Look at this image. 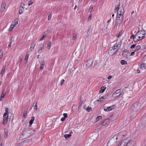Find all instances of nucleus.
I'll use <instances>...</instances> for the list:
<instances>
[{
	"label": "nucleus",
	"mask_w": 146,
	"mask_h": 146,
	"mask_svg": "<svg viewBox=\"0 0 146 146\" xmlns=\"http://www.w3.org/2000/svg\"><path fill=\"white\" fill-rule=\"evenodd\" d=\"M120 6V3L119 2L115 6V10L117 12L116 21H117V23H118L119 25L123 21V15L124 13L123 8L122 7H119Z\"/></svg>",
	"instance_id": "1"
},
{
	"label": "nucleus",
	"mask_w": 146,
	"mask_h": 146,
	"mask_svg": "<svg viewBox=\"0 0 146 146\" xmlns=\"http://www.w3.org/2000/svg\"><path fill=\"white\" fill-rule=\"evenodd\" d=\"M145 35V31L143 30L141 31H138L135 36L133 35H132L131 37L134 41L137 42L143 39Z\"/></svg>",
	"instance_id": "2"
},
{
	"label": "nucleus",
	"mask_w": 146,
	"mask_h": 146,
	"mask_svg": "<svg viewBox=\"0 0 146 146\" xmlns=\"http://www.w3.org/2000/svg\"><path fill=\"white\" fill-rule=\"evenodd\" d=\"M121 145V146H136V143L134 141H129L127 138H126L122 140Z\"/></svg>",
	"instance_id": "3"
},
{
	"label": "nucleus",
	"mask_w": 146,
	"mask_h": 146,
	"mask_svg": "<svg viewBox=\"0 0 146 146\" xmlns=\"http://www.w3.org/2000/svg\"><path fill=\"white\" fill-rule=\"evenodd\" d=\"M119 44L115 43L112 46L109 48L108 51V53L110 55H112L116 53L118 51L119 47Z\"/></svg>",
	"instance_id": "4"
},
{
	"label": "nucleus",
	"mask_w": 146,
	"mask_h": 146,
	"mask_svg": "<svg viewBox=\"0 0 146 146\" xmlns=\"http://www.w3.org/2000/svg\"><path fill=\"white\" fill-rule=\"evenodd\" d=\"M9 108H5V112L3 115V125H5L8 121V117Z\"/></svg>",
	"instance_id": "5"
},
{
	"label": "nucleus",
	"mask_w": 146,
	"mask_h": 146,
	"mask_svg": "<svg viewBox=\"0 0 146 146\" xmlns=\"http://www.w3.org/2000/svg\"><path fill=\"white\" fill-rule=\"evenodd\" d=\"M34 131L32 129H29L26 132L23 133L20 136V137L25 139L30 136L34 133Z\"/></svg>",
	"instance_id": "6"
},
{
	"label": "nucleus",
	"mask_w": 146,
	"mask_h": 146,
	"mask_svg": "<svg viewBox=\"0 0 146 146\" xmlns=\"http://www.w3.org/2000/svg\"><path fill=\"white\" fill-rule=\"evenodd\" d=\"M145 102H141L142 104L140 102H137L134 103L131 106L132 109L134 111H138L141 105Z\"/></svg>",
	"instance_id": "7"
},
{
	"label": "nucleus",
	"mask_w": 146,
	"mask_h": 146,
	"mask_svg": "<svg viewBox=\"0 0 146 146\" xmlns=\"http://www.w3.org/2000/svg\"><path fill=\"white\" fill-rule=\"evenodd\" d=\"M127 134V132L125 131H121L113 136V139L117 140L118 138H123L125 137Z\"/></svg>",
	"instance_id": "8"
},
{
	"label": "nucleus",
	"mask_w": 146,
	"mask_h": 146,
	"mask_svg": "<svg viewBox=\"0 0 146 146\" xmlns=\"http://www.w3.org/2000/svg\"><path fill=\"white\" fill-rule=\"evenodd\" d=\"M108 103L104 104L103 107L104 110L106 111H110L114 109L116 107L115 105H113L111 106L108 105Z\"/></svg>",
	"instance_id": "9"
},
{
	"label": "nucleus",
	"mask_w": 146,
	"mask_h": 146,
	"mask_svg": "<svg viewBox=\"0 0 146 146\" xmlns=\"http://www.w3.org/2000/svg\"><path fill=\"white\" fill-rule=\"evenodd\" d=\"M19 20L17 19L16 20L13 21L11 24L10 25L9 28L8 30L9 31H11L15 26L17 25L18 23Z\"/></svg>",
	"instance_id": "10"
},
{
	"label": "nucleus",
	"mask_w": 146,
	"mask_h": 146,
	"mask_svg": "<svg viewBox=\"0 0 146 146\" xmlns=\"http://www.w3.org/2000/svg\"><path fill=\"white\" fill-rule=\"evenodd\" d=\"M113 139V137L108 142L107 146H116V142H113L114 139Z\"/></svg>",
	"instance_id": "11"
},
{
	"label": "nucleus",
	"mask_w": 146,
	"mask_h": 146,
	"mask_svg": "<svg viewBox=\"0 0 146 146\" xmlns=\"http://www.w3.org/2000/svg\"><path fill=\"white\" fill-rule=\"evenodd\" d=\"M121 89H119L116 90L112 95L113 98H117L121 95Z\"/></svg>",
	"instance_id": "12"
},
{
	"label": "nucleus",
	"mask_w": 146,
	"mask_h": 146,
	"mask_svg": "<svg viewBox=\"0 0 146 146\" xmlns=\"http://www.w3.org/2000/svg\"><path fill=\"white\" fill-rule=\"evenodd\" d=\"M110 121V119H105L101 123V125L102 126H104L108 123Z\"/></svg>",
	"instance_id": "13"
},
{
	"label": "nucleus",
	"mask_w": 146,
	"mask_h": 146,
	"mask_svg": "<svg viewBox=\"0 0 146 146\" xmlns=\"http://www.w3.org/2000/svg\"><path fill=\"white\" fill-rule=\"evenodd\" d=\"M93 62V61L91 60H89L87 61L86 63V66L88 67H90L92 64Z\"/></svg>",
	"instance_id": "14"
},
{
	"label": "nucleus",
	"mask_w": 146,
	"mask_h": 146,
	"mask_svg": "<svg viewBox=\"0 0 146 146\" xmlns=\"http://www.w3.org/2000/svg\"><path fill=\"white\" fill-rule=\"evenodd\" d=\"M128 53L127 50L123 51L122 52V55L123 57L126 58H128Z\"/></svg>",
	"instance_id": "15"
},
{
	"label": "nucleus",
	"mask_w": 146,
	"mask_h": 146,
	"mask_svg": "<svg viewBox=\"0 0 146 146\" xmlns=\"http://www.w3.org/2000/svg\"><path fill=\"white\" fill-rule=\"evenodd\" d=\"M6 94V92L5 90H3L2 92L0 97V100L1 101H2L4 98Z\"/></svg>",
	"instance_id": "16"
},
{
	"label": "nucleus",
	"mask_w": 146,
	"mask_h": 146,
	"mask_svg": "<svg viewBox=\"0 0 146 146\" xmlns=\"http://www.w3.org/2000/svg\"><path fill=\"white\" fill-rule=\"evenodd\" d=\"M107 97V95L105 96H102L101 98H100L98 100H97L98 102H101L104 100Z\"/></svg>",
	"instance_id": "17"
},
{
	"label": "nucleus",
	"mask_w": 146,
	"mask_h": 146,
	"mask_svg": "<svg viewBox=\"0 0 146 146\" xmlns=\"http://www.w3.org/2000/svg\"><path fill=\"white\" fill-rule=\"evenodd\" d=\"M28 111L27 110H26L24 111L22 117L24 119H25L26 118L27 116V114Z\"/></svg>",
	"instance_id": "18"
},
{
	"label": "nucleus",
	"mask_w": 146,
	"mask_h": 146,
	"mask_svg": "<svg viewBox=\"0 0 146 146\" xmlns=\"http://www.w3.org/2000/svg\"><path fill=\"white\" fill-rule=\"evenodd\" d=\"M45 64V61L44 60H43L40 63V69L42 70Z\"/></svg>",
	"instance_id": "19"
},
{
	"label": "nucleus",
	"mask_w": 146,
	"mask_h": 146,
	"mask_svg": "<svg viewBox=\"0 0 146 146\" xmlns=\"http://www.w3.org/2000/svg\"><path fill=\"white\" fill-rule=\"evenodd\" d=\"M44 49V46L43 44H42L39 47V49L38 50V52L39 53H41L42 52V50L43 49Z\"/></svg>",
	"instance_id": "20"
},
{
	"label": "nucleus",
	"mask_w": 146,
	"mask_h": 146,
	"mask_svg": "<svg viewBox=\"0 0 146 146\" xmlns=\"http://www.w3.org/2000/svg\"><path fill=\"white\" fill-rule=\"evenodd\" d=\"M139 66H140V68L143 69V68L146 69V64H145L140 63L139 64Z\"/></svg>",
	"instance_id": "21"
},
{
	"label": "nucleus",
	"mask_w": 146,
	"mask_h": 146,
	"mask_svg": "<svg viewBox=\"0 0 146 146\" xmlns=\"http://www.w3.org/2000/svg\"><path fill=\"white\" fill-rule=\"evenodd\" d=\"M35 119V117L34 116H32L31 117V119H30L29 121V126H31L32 125V124L33 123Z\"/></svg>",
	"instance_id": "22"
},
{
	"label": "nucleus",
	"mask_w": 146,
	"mask_h": 146,
	"mask_svg": "<svg viewBox=\"0 0 146 146\" xmlns=\"http://www.w3.org/2000/svg\"><path fill=\"white\" fill-rule=\"evenodd\" d=\"M5 68L6 66H4L2 68L1 73H0V75L1 76H2L3 75Z\"/></svg>",
	"instance_id": "23"
},
{
	"label": "nucleus",
	"mask_w": 146,
	"mask_h": 146,
	"mask_svg": "<svg viewBox=\"0 0 146 146\" xmlns=\"http://www.w3.org/2000/svg\"><path fill=\"white\" fill-rule=\"evenodd\" d=\"M8 130L7 129H4V137L5 138H7L8 136Z\"/></svg>",
	"instance_id": "24"
},
{
	"label": "nucleus",
	"mask_w": 146,
	"mask_h": 146,
	"mask_svg": "<svg viewBox=\"0 0 146 146\" xmlns=\"http://www.w3.org/2000/svg\"><path fill=\"white\" fill-rule=\"evenodd\" d=\"M51 43L52 42L51 41H49L48 42L47 48L49 50L50 49L52 46Z\"/></svg>",
	"instance_id": "25"
},
{
	"label": "nucleus",
	"mask_w": 146,
	"mask_h": 146,
	"mask_svg": "<svg viewBox=\"0 0 146 146\" xmlns=\"http://www.w3.org/2000/svg\"><path fill=\"white\" fill-rule=\"evenodd\" d=\"M35 45V44L34 43H33L31 44L30 48V50L31 51H32L34 49Z\"/></svg>",
	"instance_id": "26"
},
{
	"label": "nucleus",
	"mask_w": 146,
	"mask_h": 146,
	"mask_svg": "<svg viewBox=\"0 0 146 146\" xmlns=\"http://www.w3.org/2000/svg\"><path fill=\"white\" fill-rule=\"evenodd\" d=\"M106 89V88L104 86L102 87L99 91V93H101L103 92Z\"/></svg>",
	"instance_id": "27"
},
{
	"label": "nucleus",
	"mask_w": 146,
	"mask_h": 146,
	"mask_svg": "<svg viewBox=\"0 0 146 146\" xmlns=\"http://www.w3.org/2000/svg\"><path fill=\"white\" fill-rule=\"evenodd\" d=\"M24 9L25 8H24L20 7L19 12V13L20 15L23 12Z\"/></svg>",
	"instance_id": "28"
},
{
	"label": "nucleus",
	"mask_w": 146,
	"mask_h": 146,
	"mask_svg": "<svg viewBox=\"0 0 146 146\" xmlns=\"http://www.w3.org/2000/svg\"><path fill=\"white\" fill-rule=\"evenodd\" d=\"M6 4L5 3H3L1 5V8L3 11H4L5 9Z\"/></svg>",
	"instance_id": "29"
},
{
	"label": "nucleus",
	"mask_w": 146,
	"mask_h": 146,
	"mask_svg": "<svg viewBox=\"0 0 146 146\" xmlns=\"http://www.w3.org/2000/svg\"><path fill=\"white\" fill-rule=\"evenodd\" d=\"M35 105V106H34L33 108L34 110H36V111L37 110V102H35L33 104V105Z\"/></svg>",
	"instance_id": "30"
},
{
	"label": "nucleus",
	"mask_w": 146,
	"mask_h": 146,
	"mask_svg": "<svg viewBox=\"0 0 146 146\" xmlns=\"http://www.w3.org/2000/svg\"><path fill=\"white\" fill-rule=\"evenodd\" d=\"M120 63L122 65L127 64V62L126 61L123 60H121V61L120 62Z\"/></svg>",
	"instance_id": "31"
},
{
	"label": "nucleus",
	"mask_w": 146,
	"mask_h": 146,
	"mask_svg": "<svg viewBox=\"0 0 146 146\" xmlns=\"http://www.w3.org/2000/svg\"><path fill=\"white\" fill-rule=\"evenodd\" d=\"M71 136V135L69 134H65L64 137L66 139H68Z\"/></svg>",
	"instance_id": "32"
},
{
	"label": "nucleus",
	"mask_w": 146,
	"mask_h": 146,
	"mask_svg": "<svg viewBox=\"0 0 146 146\" xmlns=\"http://www.w3.org/2000/svg\"><path fill=\"white\" fill-rule=\"evenodd\" d=\"M46 35V34L44 33L42 35V36L41 38H40V41L44 39V38L45 37Z\"/></svg>",
	"instance_id": "33"
},
{
	"label": "nucleus",
	"mask_w": 146,
	"mask_h": 146,
	"mask_svg": "<svg viewBox=\"0 0 146 146\" xmlns=\"http://www.w3.org/2000/svg\"><path fill=\"white\" fill-rule=\"evenodd\" d=\"M29 57V54L28 53H27L26 54V56L25 57V60L27 62Z\"/></svg>",
	"instance_id": "34"
},
{
	"label": "nucleus",
	"mask_w": 146,
	"mask_h": 146,
	"mask_svg": "<svg viewBox=\"0 0 146 146\" xmlns=\"http://www.w3.org/2000/svg\"><path fill=\"white\" fill-rule=\"evenodd\" d=\"M141 48V47L139 45H137L136 46V49L134 50V51H137L138 50H139Z\"/></svg>",
	"instance_id": "35"
},
{
	"label": "nucleus",
	"mask_w": 146,
	"mask_h": 146,
	"mask_svg": "<svg viewBox=\"0 0 146 146\" xmlns=\"http://www.w3.org/2000/svg\"><path fill=\"white\" fill-rule=\"evenodd\" d=\"M28 5L29 6L32 5L33 3V1L32 0H29L28 2Z\"/></svg>",
	"instance_id": "36"
},
{
	"label": "nucleus",
	"mask_w": 146,
	"mask_h": 146,
	"mask_svg": "<svg viewBox=\"0 0 146 146\" xmlns=\"http://www.w3.org/2000/svg\"><path fill=\"white\" fill-rule=\"evenodd\" d=\"M86 110L88 112H89L92 110V108L90 106H88Z\"/></svg>",
	"instance_id": "37"
},
{
	"label": "nucleus",
	"mask_w": 146,
	"mask_h": 146,
	"mask_svg": "<svg viewBox=\"0 0 146 146\" xmlns=\"http://www.w3.org/2000/svg\"><path fill=\"white\" fill-rule=\"evenodd\" d=\"M52 14L51 13H49L48 14V20H49L51 19V18Z\"/></svg>",
	"instance_id": "38"
},
{
	"label": "nucleus",
	"mask_w": 146,
	"mask_h": 146,
	"mask_svg": "<svg viewBox=\"0 0 146 146\" xmlns=\"http://www.w3.org/2000/svg\"><path fill=\"white\" fill-rule=\"evenodd\" d=\"M77 36V34L76 33H74L73 35V38L74 40L76 39V38Z\"/></svg>",
	"instance_id": "39"
},
{
	"label": "nucleus",
	"mask_w": 146,
	"mask_h": 146,
	"mask_svg": "<svg viewBox=\"0 0 146 146\" xmlns=\"http://www.w3.org/2000/svg\"><path fill=\"white\" fill-rule=\"evenodd\" d=\"M93 6L92 5H91L90 6V8L88 10V12L90 13L92 12V10L93 9Z\"/></svg>",
	"instance_id": "40"
},
{
	"label": "nucleus",
	"mask_w": 146,
	"mask_h": 146,
	"mask_svg": "<svg viewBox=\"0 0 146 146\" xmlns=\"http://www.w3.org/2000/svg\"><path fill=\"white\" fill-rule=\"evenodd\" d=\"M92 14H90L89 15V17H88V21H90L92 19Z\"/></svg>",
	"instance_id": "41"
},
{
	"label": "nucleus",
	"mask_w": 146,
	"mask_h": 146,
	"mask_svg": "<svg viewBox=\"0 0 146 146\" xmlns=\"http://www.w3.org/2000/svg\"><path fill=\"white\" fill-rule=\"evenodd\" d=\"M3 51L0 50V60L1 59L3 56Z\"/></svg>",
	"instance_id": "42"
},
{
	"label": "nucleus",
	"mask_w": 146,
	"mask_h": 146,
	"mask_svg": "<svg viewBox=\"0 0 146 146\" xmlns=\"http://www.w3.org/2000/svg\"><path fill=\"white\" fill-rule=\"evenodd\" d=\"M117 22H116V23L114 26V28H116L117 27L118 25H120V24L119 25V24L118 23H117V21H116Z\"/></svg>",
	"instance_id": "43"
},
{
	"label": "nucleus",
	"mask_w": 146,
	"mask_h": 146,
	"mask_svg": "<svg viewBox=\"0 0 146 146\" xmlns=\"http://www.w3.org/2000/svg\"><path fill=\"white\" fill-rule=\"evenodd\" d=\"M64 82V79L60 81V84L61 86L62 85Z\"/></svg>",
	"instance_id": "44"
},
{
	"label": "nucleus",
	"mask_w": 146,
	"mask_h": 146,
	"mask_svg": "<svg viewBox=\"0 0 146 146\" xmlns=\"http://www.w3.org/2000/svg\"><path fill=\"white\" fill-rule=\"evenodd\" d=\"M102 118V117L101 116H98L96 118V120L98 121L99 120L101 119Z\"/></svg>",
	"instance_id": "45"
},
{
	"label": "nucleus",
	"mask_w": 146,
	"mask_h": 146,
	"mask_svg": "<svg viewBox=\"0 0 146 146\" xmlns=\"http://www.w3.org/2000/svg\"><path fill=\"white\" fill-rule=\"evenodd\" d=\"M63 116H64V117L65 119L67 117V114L66 113H64L63 114Z\"/></svg>",
	"instance_id": "46"
},
{
	"label": "nucleus",
	"mask_w": 146,
	"mask_h": 146,
	"mask_svg": "<svg viewBox=\"0 0 146 146\" xmlns=\"http://www.w3.org/2000/svg\"><path fill=\"white\" fill-rule=\"evenodd\" d=\"M22 60H23V58L22 57H20L19 58V61H18V62H19V63H21V62Z\"/></svg>",
	"instance_id": "47"
},
{
	"label": "nucleus",
	"mask_w": 146,
	"mask_h": 146,
	"mask_svg": "<svg viewBox=\"0 0 146 146\" xmlns=\"http://www.w3.org/2000/svg\"><path fill=\"white\" fill-rule=\"evenodd\" d=\"M24 6H25L24 4L23 3H22L21 4V6H20V7H23V8H25Z\"/></svg>",
	"instance_id": "48"
},
{
	"label": "nucleus",
	"mask_w": 146,
	"mask_h": 146,
	"mask_svg": "<svg viewBox=\"0 0 146 146\" xmlns=\"http://www.w3.org/2000/svg\"><path fill=\"white\" fill-rule=\"evenodd\" d=\"M121 35V33L120 32L119 33V34H116V36L117 37H119Z\"/></svg>",
	"instance_id": "49"
},
{
	"label": "nucleus",
	"mask_w": 146,
	"mask_h": 146,
	"mask_svg": "<svg viewBox=\"0 0 146 146\" xmlns=\"http://www.w3.org/2000/svg\"><path fill=\"white\" fill-rule=\"evenodd\" d=\"M135 46H136L135 44H133L131 46L130 48H134Z\"/></svg>",
	"instance_id": "50"
},
{
	"label": "nucleus",
	"mask_w": 146,
	"mask_h": 146,
	"mask_svg": "<svg viewBox=\"0 0 146 146\" xmlns=\"http://www.w3.org/2000/svg\"><path fill=\"white\" fill-rule=\"evenodd\" d=\"M65 119H66L65 118H64V117H62L61 119V121H63L65 120Z\"/></svg>",
	"instance_id": "51"
},
{
	"label": "nucleus",
	"mask_w": 146,
	"mask_h": 146,
	"mask_svg": "<svg viewBox=\"0 0 146 146\" xmlns=\"http://www.w3.org/2000/svg\"><path fill=\"white\" fill-rule=\"evenodd\" d=\"M122 143V140L116 146H121V143Z\"/></svg>",
	"instance_id": "52"
},
{
	"label": "nucleus",
	"mask_w": 146,
	"mask_h": 146,
	"mask_svg": "<svg viewBox=\"0 0 146 146\" xmlns=\"http://www.w3.org/2000/svg\"><path fill=\"white\" fill-rule=\"evenodd\" d=\"M135 51L134 52H132L131 53V56H133L135 55Z\"/></svg>",
	"instance_id": "53"
},
{
	"label": "nucleus",
	"mask_w": 146,
	"mask_h": 146,
	"mask_svg": "<svg viewBox=\"0 0 146 146\" xmlns=\"http://www.w3.org/2000/svg\"><path fill=\"white\" fill-rule=\"evenodd\" d=\"M112 77V76H108V80H110V79H111Z\"/></svg>",
	"instance_id": "54"
},
{
	"label": "nucleus",
	"mask_w": 146,
	"mask_h": 146,
	"mask_svg": "<svg viewBox=\"0 0 146 146\" xmlns=\"http://www.w3.org/2000/svg\"><path fill=\"white\" fill-rule=\"evenodd\" d=\"M77 7V5H76L75 6L74 8V10H75L76 9Z\"/></svg>",
	"instance_id": "55"
},
{
	"label": "nucleus",
	"mask_w": 146,
	"mask_h": 146,
	"mask_svg": "<svg viewBox=\"0 0 146 146\" xmlns=\"http://www.w3.org/2000/svg\"><path fill=\"white\" fill-rule=\"evenodd\" d=\"M111 19H110L108 21H107V23H108L109 22H110L111 21Z\"/></svg>",
	"instance_id": "56"
},
{
	"label": "nucleus",
	"mask_w": 146,
	"mask_h": 146,
	"mask_svg": "<svg viewBox=\"0 0 146 146\" xmlns=\"http://www.w3.org/2000/svg\"><path fill=\"white\" fill-rule=\"evenodd\" d=\"M137 72L138 73H139L140 72V71L139 70H137Z\"/></svg>",
	"instance_id": "57"
},
{
	"label": "nucleus",
	"mask_w": 146,
	"mask_h": 146,
	"mask_svg": "<svg viewBox=\"0 0 146 146\" xmlns=\"http://www.w3.org/2000/svg\"><path fill=\"white\" fill-rule=\"evenodd\" d=\"M47 32H50V29H48L47 30Z\"/></svg>",
	"instance_id": "58"
},
{
	"label": "nucleus",
	"mask_w": 146,
	"mask_h": 146,
	"mask_svg": "<svg viewBox=\"0 0 146 146\" xmlns=\"http://www.w3.org/2000/svg\"><path fill=\"white\" fill-rule=\"evenodd\" d=\"M39 55H38L37 56V58H39Z\"/></svg>",
	"instance_id": "59"
},
{
	"label": "nucleus",
	"mask_w": 146,
	"mask_h": 146,
	"mask_svg": "<svg viewBox=\"0 0 146 146\" xmlns=\"http://www.w3.org/2000/svg\"><path fill=\"white\" fill-rule=\"evenodd\" d=\"M114 16V14H113L112 15V17H113Z\"/></svg>",
	"instance_id": "60"
},
{
	"label": "nucleus",
	"mask_w": 146,
	"mask_h": 146,
	"mask_svg": "<svg viewBox=\"0 0 146 146\" xmlns=\"http://www.w3.org/2000/svg\"><path fill=\"white\" fill-rule=\"evenodd\" d=\"M0 146H3V145L2 144H0Z\"/></svg>",
	"instance_id": "61"
},
{
	"label": "nucleus",
	"mask_w": 146,
	"mask_h": 146,
	"mask_svg": "<svg viewBox=\"0 0 146 146\" xmlns=\"http://www.w3.org/2000/svg\"><path fill=\"white\" fill-rule=\"evenodd\" d=\"M8 46L9 47L11 46V43L8 45Z\"/></svg>",
	"instance_id": "62"
},
{
	"label": "nucleus",
	"mask_w": 146,
	"mask_h": 146,
	"mask_svg": "<svg viewBox=\"0 0 146 146\" xmlns=\"http://www.w3.org/2000/svg\"><path fill=\"white\" fill-rule=\"evenodd\" d=\"M144 117H146V114H145L144 115Z\"/></svg>",
	"instance_id": "63"
}]
</instances>
